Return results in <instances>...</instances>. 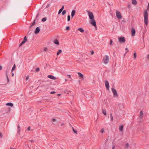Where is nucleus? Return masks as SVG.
Wrapping results in <instances>:
<instances>
[{
    "mask_svg": "<svg viewBox=\"0 0 149 149\" xmlns=\"http://www.w3.org/2000/svg\"><path fill=\"white\" fill-rule=\"evenodd\" d=\"M115 146L114 145H113L112 146V149H114L115 148Z\"/></svg>",
    "mask_w": 149,
    "mask_h": 149,
    "instance_id": "obj_51",
    "label": "nucleus"
},
{
    "mask_svg": "<svg viewBox=\"0 0 149 149\" xmlns=\"http://www.w3.org/2000/svg\"><path fill=\"white\" fill-rule=\"evenodd\" d=\"M131 4L130 3H128V5H127V6H128V8H131Z\"/></svg>",
    "mask_w": 149,
    "mask_h": 149,
    "instance_id": "obj_32",
    "label": "nucleus"
},
{
    "mask_svg": "<svg viewBox=\"0 0 149 149\" xmlns=\"http://www.w3.org/2000/svg\"><path fill=\"white\" fill-rule=\"evenodd\" d=\"M148 13L147 10H144L143 13L144 20L145 24L147 26L148 24Z\"/></svg>",
    "mask_w": 149,
    "mask_h": 149,
    "instance_id": "obj_1",
    "label": "nucleus"
},
{
    "mask_svg": "<svg viewBox=\"0 0 149 149\" xmlns=\"http://www.w3.org/2000/svg\"><path fill=\"white\" fill-rule=\"evenodd\" d=\"M109 60V57L107 55H106L104 57L103 61L104 63L106 64L108 63Z\"/></svg>",
    "mask_w": 149,
    "mask_h": 149,
    "instance_id": "obj_2",
    "label": "nucleus"
},
{
    "mask_svg": "<svg viewBox=\"0 0 149 149\" xmlns=\"http://www.w3.org/2000/svg\"><path fill=\"white\" fill-rule=\"evenodd\" d=\"M64 8V6H63L62 7H61V8L60 9L61 10H63Z\"/></svg>",
    "mask_w": 149,
    "mask_h": 149,
    "instance_id": "obj_43",
    "label": "nucleus"
},
{
    "mask_svg": "<svg viewBox=\"0 0 149 149\" xmlns=\"http://www.w3.org/2000/svg\"><path fill=\"white\" fill-rule=\"evenodd\" d=\"M147 9L148 10H149V3H148V8H147Z\"/></svg>",
    "mask_w": 149,
    "mask_h": 149,
    "instance_id": "obj_49",
    "label": "nucleus"
},
{
    "mask_svg": "<svg viewBox=\"0 0 149 149\" xmlns=\"http://www.w3.org/2000/svg\"><path fill=\"white\" fill-rule=\"evenodd\" d=\"M125 50L127 51L125 52V55L127 52H129V50H128V48L127 47H126L125 49Z\"/></svg>",
    "mask_w": 149,
    "mask_h": 149,
    "instance_id": "obj_33",
    "label": "nucleus"
},
{
    "mask_svg": "<svg viewBox=\"0 0 149 149\" xmlns=\"http://www.w3.org/2000/svg\"><path fill=\"white\" fill-rule=\"evenodd\" d=\"M94 54V52L92 51V52H91V54Z\"/></svg>",
    "mask_w": 149,
    "mask_h": 149,
    "instance_id": "obj_56",
    "label": "nucleus"
},
{
    "mask_svg": "<svg viewBox=\"0 0 149 149\" xmlns=\"http://www.w3.org/2000/svg\"><path fill=\"white\" fill-rule=\"evenodd\" d=\"M78 30L81 33H83L84 31V29L82 28H79L78 29Z\"/></svg>",
    "mask_w": 149,
    "mask_h": 149,
    "instance_id": "obj_17",
    "label": "nucleus"
},
{
    "mask_svg": "<svg viewBox=\"0 0 149 149\" xmlns=\"http://www.w3.org/2000/svg\"><path fill=\"white\" fill-rule=\"evenodd\" d=\"M132 3L134 5H136L137 3V2L136 0H132Z\"/></svg>",
    "mask_w": 149,
    "mask_h": 149,
    "instance_id": "obj_18",
    "label": "nucleus"
},
{
    "mask_svg": "<svg viewBox=\"0 0 149 149\" xmlns=\"http://www.w3.org/2000/svg\"><path fill=\"white\" fill-rule=\"evenodd\" d=\"M70 15H68V19H67V20L68 21H70Z\"/></svg>",
    "mask_w": 149,
    "mask_h": 149,
    "instance_id": "obj_28",
    "label": "nucleus"
},
{
    "mask_svg": "<svg viewBox=\"0 0 149 149\" xmlns=\"http://www.w3.org/2000/svg\"><path fill=\"white\" fill-rule=\"evenodd\" d=\"M129 146V144L128 143H126L125 144V148L126 149H127Z\"/></svg>",
    "mask_w": 149,
    "mask_h": 149,
    "instance_id": "obj_20",
    "label": "nucleus"
},
{
    "mask_svg": "<svg viewBox=\"0 0 149 149\" xmlns=\"http://www.w3.org/2000/svg\"><path fill=\"white\" fill-rule=\"evenodd\" d=\"M47 20V18L46 17H44V18H42V22H45Z\"/></svg>",
    "mask_w": 149,
    "mask_h": 149,
    "instance_id": "obj_26",
    "label": "nucleus"
},
{
    "mask_svg": "<svg viewBox=\"0 0 149 149\" xmlns=\"http://www.w3.org/2000/svg\"><path fill=\"white\" fill-rule=\"evenodd\" d=\"M143 113L142 111H141L140 112V117L141 118H142L143 117Z\"/></svg>",
    "mask_w": 149,
    "mask_h": 149,
    "instance_id": "obj_22",
    "label": "nucleus"
},
{
    "mask_svg": "<svg viewBox=\"0 0 149 149\" xmlns=\"http://www.w3.org/2000/svg\"><path fill=\"white\" fill-rule=\"evenodd\" d=\"M39 17V14H38L36 17V19H37Z\"/></svg>",
    "mask_w": 149,
    "mask_h": 149,
    "instance_id": "obj_44",
    "label": "nucleus"
},
{
    "mask_svg": "<svg viewBox=\"0 0 149 149\" xmlns=\"http://www.w3.org/2000/svg\"><path fill=\"white\" fill-rule=\"evenodd\" d=\"M2 68V67L1 65H0V70H1Z\"/></svg>",
    "mask_w": 149,
    "mask_h": 149,
    "instance_id": "obj_52",
    "label": "nucleus"
},
{
    "mask_svg": "<svg viewBox=\"0 0 149 149\" xmlns=\"http://www.w3.org/2000/svg\"><path fill=\"white\" fill-rule=\"evenodd\" d=\"M16 68V65L15 64H14L11 70V72H13L14 70H15Z\"/></svg>",
    "mask_w": 149,
    "mask_h": 149,
    "instance_id": "obj_23",
    "label": "nucleus"
},
{
    "mask_svg": "<svg viewBox=\"0 0 149 149\" xmlns=\"http://www.w3.org/2000/svg\"><path fill=\"white\" fill-rule=\"evenodd\" d=\"M48 50V49L47 48L45 47L44 48V51H45Z\"/></svg>",
    "mask_w": 149,
    "mask_h": 149,
    "instance_id": "obj_40",
    "label": "nucleus"
},
{
    "mask_svg": "<svg viewBox=\"0 0 149 149\" xmlns=\"http://www.w3.org/2000/svg\"><path fill=\"white\" fill-rule=\"evenodd\" d=\"M62 11L63 10H62L60 9L58 11V14L59 15V14H60L62 12Z\"/></svg>",
    "mask_w": 149,
    "mask_h": 149,
    "instance_id": "obj_37",
    "label": "nucleus"
},
{
    "mask_svg": "<svg viewBox=\"0 0 149 149\" xmlns=\"http://www.w3.org/2000/svg\"><path fill=\"white\" fill-rule=\"evenodd\" d=\"M62 50L61 49H59L57 53V55H58L60 54L62 52Z\"/></svg>",
    "mask_w": 149,
    "mask_h": 149,
    "instance_id": "obj_25",
    "label": "nucleus"
},
{
    "mask_svg": "<svg viewBox=\"0 0 149 149\" xmlns=\"http://www.w3.org/2000/svg\"><path fill=\"white\" fill-rule=\"evenodd\" d=\"M72 130H73V132L74 133H75L77 134V131L76 130H75L73 127H72Z\"/></svg>",
    "mask_w": 149,
    "mask_h": 149,
    "instance_id": "obj_31",
    "label": "nucleus"
},
{
    "mask_svg": "<svg viewBox=\"0 0 149 149\" xmlns=\"http://www.w3.org/2000/svg\"><path fill=\"white\" fill-rule=\"evenodd\" d=\"M47 77L51 79H52L53 80H55L56 79V77L52 75H48L47 76Z\"/></svg>",
    "mask_w": 149,
    "mask_h": 149,
    "instance_id": "obj_11",
    "label": "nucleus"
},
{
    "mask_svg": "<svg viewBox=\"0 0 149 149\" xmlns=\"http://www.w3.org/2000/svg\"><path fill=\"white\" fill-rule=\"evenodd\" d=\"M17 127H18V129H19L20 128V126H19V124H18V125Z\"/></svg>",
    "mask_w": 149,
    "mask_h": 149,
    "instance_id": "obj_55",
    "label": "nucleus"
},
{
    "mask_svg": "<svg viewBox=\"0 0 149 149\" xmlns=\"http://www.w3.org/2000/svg\"><path fill=\"white\" fill-rule=\"evenodd\" d=\"M54 42L55 44L58 45L59 44V42L57 39H55L54 40Z\"/></svg>",
    "mask_w": 149,
    "mask_h": 149,
    "instance_id": "obj_16",
    "label": "nucleus"
},
{
    "mask_svg": "<svg viewBox=\"0 0 149 149\" xmlns=\"http://www.w3.org/2000/svg\"><path fill=\"white\" fill-rule=\"evenodd\" d=\"M105 84L107 90H109V85L108 81L107 80L105 81Z\"/></svg>",
    "mask_w": 149,
    "mask_h": 149,
    "instance_id": "obj_8",
    "label": "nucleus"
},
{
    "mask_svg": "<svg viewBox=\"0 0 149 149\" xmlns=\"http://www.w3.org/2000/svg\"><path fill=\"white\" fill-rule=\"evenodd\" d=\"M61 95V94H57V95H58V96H59L60 95Z\"/></svg>",
    "mask_w": 149,
    "mask_h": 149,
    "instance_id": "obj_60",
    "label": "nucleus"
},
{
    "mask_svg": "<svg viewBox=\"0 0 149 149\" xmlns=\"http://www.w3.org/2000/svg\"><path fill=\"white\" fill-rule=\"evenodd\" d=\"M78 76L79 77L81 78L82 79H83L84 78V76L83 74H82L80 72H78Z\"/></svg>",
    "mask_w": 149,
    "mask_h": 149,
    "instance_id": "obj_13",
    "label": "nucleus"
},
{
    "mask_svg": "<svg viewBox=\"0 0 149 149\" xmlns=\"http://www.w3.org/2000/svg\"><path fill=\"white\" fill-rule=\"evenodd\" d=\"M56 121V119L54 118H53L52 119V121L53 122H54L55 121Z\"/></svg>",
    "mask_w": 149,
    "mask_h": 149,
    "instance_id": "obj_45",
    "label": "nucleus"
},
{
    "mask_svg": "<svg viewBox=\"0 0 149 149\" xmlns=\"http://www.w3.org/2000/svg\"><path fill=\"white\" fill-rule=\"evenodd\" d=\"M27 41V38L26 36H25L23 40L22 41L24 43Z\"/></svg>",
    "mask_w": 149,
    "mask_h": 149,
    "instance_id": "obj_21",
    "label": "nucleus"
},
{
    "mask_svg": "<svg viewBox=\"0 0 149 149\" xmlns=\"http://www.w3.org/2000/svg\"><path fill=\"white\" fill-rule=\"evenodd\" d=\"M24 42H22L20 43V44L19 45V47H20L21 46H22V45L24 44Z\"/></svg>",
    "mask_w": 149,
    "mask_h": 149,
    "instance_id": "obj_39",
    "label": "nucleus"
},
{
    "mask_svg": "<svg viewBox=\"0 0 149 149\" xmlns=\"http://www.w3.org/2000/svg\"><path fill=\"white\" fill-rule=\"evenodd\" d=\"M134 59H136V54L135 52L134 54Z\"/></svg>",
    "mask_w": 149,
    "mask_h": 149,
    "instance_id": "obj_29",
    "label": "nucleus"
},
{
    "mask_svg": "<svg viewBox=\"0 0 149 149\" xmlns=\"http://www.w3.org/2000/svg\"><path fill=\"white\" fill-rule=\"evenodd\" d=\"M113 41L112 40H111L110 42V45H112Z\"/></svg>",
    "mask_w": 149,
    "mask_h": 149,
    "instance_id": "obj_38",
    "label": "nucleus"
},
{
    "mask_svg": "<svg viewBox=\"0 0 149 149\" xmlns=\"http://www.w3.org/2000/svg\"><path fill=\"white\" fill-rule=\"evenodd\" d=\"M31 142H33L34 141L33 140H29Z\"/></svg>",
    "mask_w": 149,
    "mask_h": 149,
    "instance_id": "obj_54",
    "label": "nucleus"
},
{
    "mask_svg": "<svg viewBox=\"0 0 149 149\" xmlns=\"http://www.w3.org/2000/svg\"><path fill=\"white\" fill-rule=\"evenodd\" d=\"M56 93V92L55 91H52L50 93L51 94H54Z\"/></svg>",
    "mask_w": 149,
    "mask_h": 149,
    "instance_id": "obj_46",
    "label": "nucleus"
},
{
    "mask_svg": "<svg viewBox=\"0 0 149 149\" xmlns=\"http://www.w3.org/2000/svg\"><path fill=\"white\" fill-rule=\"evenodd\" d=\"M66 13V11L65 10H64L62 12V15H64Z\"/></svg>",
    "mask_w": 149,
    "mask_h": 149,
    "instance_id": "obj_30",
    "label": "nucleus"
},
{
    "mask_svg": "<svg viewBox=\"0 0 149 149\" xmlns=\"http://www.w3.org/2000/svg\"><path fill=\"white\" fill-rule=\"evenodd\" d=\"M147 58L148 59H149V54L147 56Z\"/></svg>",
    "mask_w": 149,
    "mask_h": 149,
    "instance_id": "obj_57",
    "label": "nucleus"
},
{
    "mask_svg": "<svg viewBox=\"0 0 149 149\" xmlns=\"http://www.w3.org/2000/svg\"><path fill=\"white\" fill-rule=\"evenodd\" d=\"M102 112L105 115H106V111L105 110L102 109Z\"/></svg>",
    "mask_w": 149,
    "mask_h": 149,
    "instance_id": "obj_24",
    "label": "nucleus"
},
{
    "mask_svg": "<svg viewBox=\"0 0 149 149\" xmlns=\"http://www.w3.org/2000/svg\"><path fill=\"white\" fill-rule=\"evenodd\" d=\"M2 134L0 132V137L2 138Z\"/></svg>",
    "mask_w": 149,
    "mask_h": 149,
    "instance_id": "obj_42",
    "label": "nucleus"
},
{
    "mask_svg": "<svg viewBox=\"0 0 149 149\" xmlns=\"http://www.w3.org/2000/svg\"><path fill=\"white\" fill-rule=\"evenodd\" d=\"M104 132V129H102L100 130V132L101 133H103Z\"/></svg>",
    "mask_w": 149,
    "mask_h": 149,
    "instance_id": "obj_41",
    "label": "nucleus"
},
{
    "mask_svg": "<svg viewBox=\"0 0 149 149\" xmlns=\"http://www.w3.org/2000/svg\"><path fill=\"white\" fill-rule=\"evenodd\" d=\"M35 19L34 20V21L32 23L31 25V26H33L35 24Z\"/></svg>",
    "mask_w": 149,
    "mask_h": 149,
    "instance_id": "obj_35",
    "label": "nucleus"
},
{
    "mask_svg": "<svg viewBox=\"0 0 149 149\" xmlns=\"http://www.w3.org/2000/svg\"><path fill=\"white\" fill-rule=\"evenodd\" d=\"M5 72H6V76L7 77V81H8V82H9V79L8 78V74H7L8 71L7 70H6V71H5Z\"/></svg>",
    "mask_w": 149,
    "mask_h": 149,
    "instance_id": "obj_19",
    "label": "nucleus"
},
{
    "mask_svg": "<svg viewBox=\"0 0 149 149\" xmlns=\"http://www.w3.org/2000/svg\"><path fill=\"white\" fill-rule=\"evenodd\" d=\"M67 81V79H65V81Z\"/></svg>",
    "mask_w": 149,
    "mask_h": 149,
    "instance_id": "obj_61",
    "label": "nucleus"
},
{
    "mask_svg": "<svg viewBox=\"0 0 149 149\" xmlns=\"http://www.w3.org/2000/svg\"><path fill=\"white\" fill-rule=\"evenodd\" d=\"M67 76H68V78H71V76L70 75H68Z\"/></svg>",
    "mask_w": 149,
    "mask_h": 149,
    "instance_id": "obj_53",
    "label": "nucleus"
},
{
    "mask_svg": "<svg viewBox=\"0 0 149 149\" xmlns=\"http://www.w3.org/2000/svg\"><path fill=\"white\" fill-rule=\"evenodd\" d=\"M29 79V76H27V77H26V80H28Z\"/></svg>",
    "mask_w": 149,
    "mask_h": 149,
    "instance_id": "obj_50",
    "label": "nucleus"
},
{
    "mask_svg": "<svg viewBox=\"0 0 149 149\" xmlns=\"http://www.w3.org/2000/svg\"><path fill=\"white\" fill-rule=\"evenodd\" d=\"M88 15L89 18L91 20L93 19H94V15L93 13L92 12H89L88 13Z\"/></svg>",
    "mask_w": 149,
    "mask_h": 149,
    "instance_id": "obj_7",
    "label": "nucleus"
},
{
    "mask_svg": "<svg viewBox=\"0 0 149 149\" xmlns=\"http://www.w3.org/2000/svg\"><path fill=\"white\" fill-rule=\"evenodd\" d=\"M131 32L132 36H134L136 32L135 29L133 27H132V28Z\"/></svg>",
    "mask_w": 149,
    "mask_h": 149,
    "instance_id": "obj_9",
    "label": "nucleus"
},
{
    "mask_svg": "<svg viewBox=\"0 0 149 149\" xmlns=\"http://www.w3.org/2000/svg\"><path fill=\"white\" fill-rule=\"evenodd\" d=\"M76 13V11L75 10H73L71 12V18H72L74 15Z\"/></svg>",
    "mask_w": 149,
    "mask_h": 149,
    "instance_id": "obj_12",
    "label": "nucleus"
},
{
    "mask_svg": "<svg viewBox=\"0 0 149 149\" xmlns=\"http://www.w3.org/2000/svg\"><path fill=\"white\" fill-rule=\"evenodd\" d=\"M14 73H12V77L13 76H14Z\"/></svg>",
    "mask_w": 149,
    "mask_h": 149,
    "instance_id": "obj_58",
    "label": "nucleus"
},
{
    "mask_svg": "<svg viewBox=\"0 0 149 149\" xmlns=\"http://www.w3.org/2000/svg\"><path fill=\"white\" fill-rule=\"evenodd\" d=\"M110 117L111 120L113 121V117L112 116V114L111 113L110 114Z\"/></svg>",
    "mask_w": 149,
    "mask_h": 149,
    "instance_id": "obj_27",
    "label": "nucleus"
},
{
    "mask_svg": "<svg viewBox=\"0 0 149 149\" xmlns=\"http://www.w3.org/2000/svg\"><path fill=\"white\" fill-rule=\"evenodd\" d=\"M119 42L120 43H124L125 41V38L122 36L118 38Z\"/></svg>",
    "mask_w": 149,
    "mask_h": 149,
    "instance_id": "obj_5",
    "label": "nucleus"
},
{
    "mask_svg": "<svg viewBox=\"0 0 149 149\" xmlns=\"http://www.w3.org/2000/svg\"><path fill=\"white\" fill-rule=\"evenodd\" d=\"M19 130H18V132H19Z\"/></svg>",
    "mask_w": 149,
    "mask_h": 149,
    "instance_id": "obj_62",
    "label": "nucleus"
},
{
    "mask_svg": "<svg viewBox=\"0 0 149 149\" xmlns=\"http://www.w3.org/2000/svg\"><path fill=\"white\" fill-rule=\"evenodd\" d=\"M90 23L94 26L96 28V21L94 19H91L90 21Z\"/></svg>",
    "mask_w": 149,
    "mask_h": 149,
    "instance_id": "obj_3",
    "label": "nucleus"
},
{
    "mask_svg": "<svg viewBox=\"0 0 149 149\" xmlns=\"http://www.w3.org/2000/svg\"><path fill=\"white\" fill-rule=\"evenodd\" d=\"M70 27L69 26H67L66 27V30H69L70 29Z\"/></svg>",
    "mask_w": 149,
    "mask_h": 149,
    "instance_id": "obj_34",
    "label": "nucleus"
},
{
    "mask_svg": "<svg viewBox=\"0 0 149 149\" xmlns=\"http://www.w3.org/2000/svg\"><path fill=\"white\" fill-rule=\"evenodd\" d=\"M30 128H31V127H29L27 128V130L28 131L30 130Z\"/></svg>",
    "mask_w": 149,
    "mask_h": 149,
    "instance_id": "obj_47",
    "label": "nucleus"
},
{
    "mask_svg": "<svg viewBox=\"0 0 149 149\" xmlns=\"http://www.w3.org/2000/svg\"><path fill=\"white\" fill-rule=\"evenodd\" d=\"M6 105L10 106L11 107H13V103L11 102L8 103L6 104Z\"/></svg>",
    "mask_w": 149,
    "mask_h": 149,
    "instance_id": "obj_14",
    "label": "nucleus"
},
{
    "mask_svg": "<svg viewBox=\"0 0 149 149\" xmlns=\"http://www.w3.org/2000/svg\"><path fill=\"white\" fill-rule=\"evenodd\" d=\"M40 31V29L39 27H37L36 28L34 33H35L36 34H37Z\"/></svg>",
    "mask_w": 149,
    "mask_h": 149,
    "instance_id": "obj_10",
    "label": "nucleus"
},
{
    "mask_svg": "<svg viewBox=\"0 0 149 149\" xmlns=\"http://www.w3.org/2000/svg\"><path fill=\"white\" fill-rule=\"evenodd\" d=\"M116 13L117 18L119 19H121L122 17V16L120 12L119 11L116 10Z\"/></svg>",
    "mask_w": 149,
    "mask_h": 149,
    "instance_id": "obj_4",
    "label": "nucleus"
},
{
    "mask_svg": "<svg viewBox=\"0 0 149 149\" xmlns=\"http://www.w3.org/2000/svg\"><path fill=\"white\" fill-rule=\"evenodd\" d=\"M123 127L122 125H120L119 127V130L120 131L122 132L123 131Z\"/></svg>",
    "mask_w": 149,
    "mask_h": 149,
    "instance_id": "obj_15",
    "label": "nucleus"
},
{
    "mask_svg": "<svg viewBox=\"0 0 149 149\" xmlns=\"http://www.w3.org/2000/svg\"><path fill=\"white\" fill-rule=\"evenodd\" d=\"M49 5H49V4H47V6H46V8H48V7H49Z\"/></svg>",
    "mask_w": 149,
    "mask_h": 149,
    "instance_id": "obj_48",
    "label": "nucleus"
},
{
    "mask_svg": "<svg viewBox=\"0 0 149 149\" xmlns=\"http://www.w3.org/2000/svg\"><path fill=\"white\" fill-rule=\"evenodd\" d=\"M111 91L113 94L114 96V97H116L118 96L117 91L114 88H111Z\"/></svg>",
    "mask_w": 149,
    "mask_h": 149,
    "instance_id": "obj_6",
    "label": "nucleus"
},
{
    "mask_svg": "<svg viewBox=\"0 0 149 149\" xmlns=\"http://www.w3.org/2000/svg\"><path fill=\"white\" fill-rule=\"evenodd\" d=\"M40 70V68H37L36 69V72H38Z\"/></svg>",
    "mask_w": 149,
    "mask_h": 149,
    "instance_id": "obj_36",
    "label": "nucleus"
},
{
    "mask_svg": "<svg viewBox=\"0 0 149 149\" xmlns=\"http://www.w3.org/2000/svg\"><path fill=\"white\" fill-rule=\"evenodd\" d=\"M64 125V124H63V123H61V126H63Z\"/></svg>",
    "mask_w": 149,
    "mask_h": 149,
    "instance_id": "obj_59",
    "label": "nucleus"
}]
</instances>
